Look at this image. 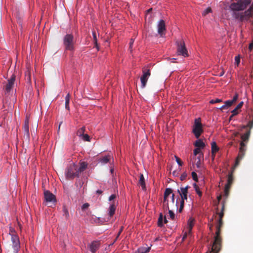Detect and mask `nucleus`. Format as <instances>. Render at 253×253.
Wrapping results in <instances>:
<instances>
[{"label": "nucleus", "instance_id": "nucleus-12", "mask_svg": "<svg viewBox=\"0 0 253 253\" xmlns=\"http://www.w3.org/2000/svg\"><path fill=\"white\" fill-rule=\"evenodd\" d=\"M44 196L45 201L47 203H51L55 204L56 202L55 196L49 191H45Z\"/></svg>", "mask_w": 253, "mask_h": 253}, {"label": "nucleus", "instance_id": "nucleus-10", "mask_svg": "<svg viewBox=\"0 0 253 253\" xmlns=\"http://www.w3.org/2000/svg\"><path fill=\"white\" fill-rule=\"evenodd\" d=\"M11 240L12 243V248L14 252L17 253L20 247L19 237L15 234H11Z\"/></svg>", "mask_w": 253, "mask_h": 253}, {"label": "nucleus", "instance_id": "nucleus-63", "mask_svg": "<svg viewBox=\"0 0 253 253\" xmlns=\"http://www.w3.org/2000/svg\"><path fill=\"white\" fill-rule=\"evenodd\" d=\"M167 222H168V220H167V219L166 217H165V218H164V223H167Z\"/></svg>", "mask_w": 253, "mask_h": 253}, {"label": "nucleus", "instance_id": "nucleus-27", "mask_svg": "<svg viewBox=\"0 0 253 253\" xmlns=\"http://www.w3.org/2000/svg\"><path fill=\"white\" fill-rule=\"evenodd\" d=\"M233 177L232 173H230L228 175V179H227V183L225 186H228V187H231V185L233 183Z\"/></svg>", "mask_w": 253, "mask_h": 253}, {"label": "nucleus", "instance_id": "nucleus-55", "mask_svg": "<svg viewBox=\"0 0 253 253\" xmlns=\"http://www.w3.org/2000/svg\"><path fill=\"white\" fill-rule=\"evenodd\" d=\"M93 39L95 42H96L97 38H96V33L93 32Z\"/></svg>", "mask_w": 253, "mask_h": 253}, {"label": "nucleus", "instance_id": "nucleus-8", "mask_svg": "<svg viewBox=\"0 0 253 253\" xmlns=\"http://www.w3.org/2000/svg\"><path fill=\"white\" fill-rule=\"evenodd\" d=\"M16 76L14 74L8 79L7 83L3 87L5 94H8L10 91L13 89L15 81Z\"/></svg>", "mask_w": 253, "mask_h": 253}, {"label": "nucleus", "instance_id": "nucleus-29", "mask_svg": "<svg viewBox=\"0 0 253 253\" xmlns=\"http://www.w3.org/2000/svg\"><path fill=\"white\" fill-rule=\"evenodd\" d=\"M85 130V127L83 126L80 128L77 132V134L80 137L82 136L84 134V132Z\"/></svg>", "mask_w": 253, "mask_h": 253}, {"label": "nucleus", "instance_id": "nucleus-7", "mask_svg": "<svg viewBox=\"0 0 253 253\" xmlns=\"http://www.w3.org/2000/svg\"><path fill=\"white\" fill-rule=\"evenodd\" d=\"M203 132L202 125L201 123V119H196L194 122V125L192 130V132L197 138H198L202 133Z\"/></svg>", "mask_w": 253, "mask_h": 253}, {"label": "nucleus", "instance_id": "nucleus-9", "mask_svg": "<svg viewBox=\"0 0 253 253\" xmlns=\"http://www.w3.org/2000/svg\"><path fill=\"white\" fill-rule=\"evenodd\" d=\"M64 43L67 50L73 49V36L72 34H67L64 37Z\"/></svg>", "mask_w": 253, "mask_h": 253}, {"label": "nucleus", "instance_id": "nucleus-21", "mask_svg": "<svg viewBox=\"0 0 253 253\" xmlns=\"http://www.w3.org/2000/svg\"><path fill=\"white\" fill-rule=\"evenodd\" d=\"M233 104L232 101L230 100H227L225 102L224 104L221 106L219 109L222 111L224 109H226L230 107Z\"/></svg>", "mask_w": 253, "mask_h": 253}, {"label": "nucleus", "instance_id": "nucleus-41", "mask_svg": "<svg viewBox=\"0 0 253 253\" xmlns=\"http://www.w3.org/2000/svg\"><path fill=\"white\" fill-rule=\"evenodd\" d=\"M175 158L176 161L177 163V164H178V165L180 166H181L182 165V164H183V163L181 161V160H180V159L179 158L176 156H175Z\"/></svg>", "mask_w": 253, "mask_h": 253}, {"label": "nucleus", "instance_id": "nucleus-6", "mask_svg": "<svg viewBox=\"0 0 253 253\" xmlns=\"http://www.w3.org/2000/svg\"><path fill=\"white\" fill-rule=\"evenodd\" d=\"M29 124V116L27 115L22 127L23 132V138L27 142H29L30 139Z\"/></svg>", "mask_w": 253, "mask_h": 253}, {"label": "nucleus", "instance_id": "nucleus-52", "mask_svg": "<svg viewBox=\"0 0 253 253\" xmlns=\"http://www.w3.org/2000/svg\"><path fill=\"white\" fill-rule=\"evenodd\" d=\"M198 161L196 162V166L198 168H199L201 165V161H200V158L199 157H198Z\"/></svg>", "mask_w": 253, "mask_h": 253}, {"label": "nucleus", "instance_id": "nucleus-15", "mask_svg": "<svg viewBox=\"0 0 253 253\" xmlns=\"http://www.w3.org/2000/svg\"><path fill=\"white\" fill-rule=\"evenodd\" d=\"M172 193V190L170 188H166L164 193V205L166 207L167 209H169L168 200L167 198L168 196Z\"/></svg>", "mask_w": 253, "mask_h": 253}, {"label": "nucleus", "instance_id": "nucleus-62", "mask_svg": "<svg viewBox=\"0 0 253 253\" xmlns=\"http://www.w3.org/2000/svg\"><path fill=\"white\" fill-rule=\"evenodd\" d=\"M221 199V195H220V196H219L217 197V200H218V201H220Z\"/></svg>", "mask_w": 253, "mask_h": 253}, {"label": "nucleus", "instance_id": "nucleus-42", "mask_svg": "<svg viewBox=\"0 0 253 253\" xmlns=\"http://www.w3.org/2000/svg\"><path fill=\"white\" fill-rule=\"evenodd\" d=\"M187 173L186 172H183L180 176V179L181 181L184 180L187 177Z\"/></svg>", "mask_w": 253, "mask_h": 253}, {"label": "nucleus", "instance_id": "nucleus-53", "mask_svg": "<svg viewBox=\"0 0 253 253\" xmlns=\"http://www.w3.org/2000/svg\"><path fill=\"white\" fill-rule=\"evenodd\" d=\"M95 221L97 223H103V221L100 218L98 217V218H96V220H95Z\"/></svg>", "mask_w": 253, "mask_h": 253}, {"label": "nucleus", "instance_id": "nucleus-30", "mask_svg": "<svg viewBox=\"0 0 253 253\" xmlns=\"http://www.w3.org/2000/svg\"><path fill=\"white\" fill-rule=\"evenodd\" d=\"M152 10V8H150L148 9L146 11V14L145 16V19H148L149 20H150L152 17V15L151 12Z\"/></svg>", "mask_w": 253, "mask_h": 253}, {"label": "nucleus", "instance_id": "nucleus-32", "mask_svg": "<svg viewBox=\"0 0 253 253\" xmlns=\"http://www.w3.org/2000/svg\"><path fill=\"white\" fill-rule=\"evenodd\" d=\"M63 215L65 216L66 219H68L69 217V213L68 209L66 207H63Z\"/></svg>", "mask_w": 253, "mask_h": 253}, {"label": "nucleus", "instance_id": "nucleus-11", "mask_svg": "<svg viewBox=\"0 0 253 253\" xmlns=\"http://www.w3.org/2000/svg\"><path fill=\"white\" fill-rule=\"evenodd\" d=\"M142 72L143 75L140 78V81L141 83V87L144 88L146 85L148 79L151 75V73L149 69H143Z\"/></svg>", "mask_w": 253, "mask_h": 253}, {"label": "nucleus", "instance_id": "nucleus-17", "mask_svg": "<svg viewBox=\"0 0 253 253\" xmlns=\"http://www.w3.org/2000/svg\"><path fill=\"white\" fill-rule=\"evenodd\" d=\"M158 32H164L166 30V24L164 20H160L158 24Z\"/></svg>", "mask_w": 253, "mask_h": 253}, {"label": "nucleus", "instance_id": "nucleus-51", "mask_svg": "<svg viewBox=\"0 0 253 253\" xmlns=\"http://www.w3.org/2000/svg\"><path fill=\"white\" fill-rule=\"evenodd\" d=\"M196 192L197 193V194H198V195L199 196H202V193L201 191H200L199 188L197 189V188H196Z\"/></svg>", "mask_w": 253, "mask_h": 253}, {"label": "nucleus", "instance_id": "nucleus-26", "mask_svg": "<svg viewBox=\"0 0 253 253\" xmlns=\"http://www.w3.org/2000/svg\"><path fill=\"white\" fill-rule=\"evenodd\" d=\"M150 250V247H142L137 250V253H147Z\"/></svg>", "mask_w": 253, "mask_h": 253}, {"label": "nucleus", "instance_id": "nucleus-18", "mask_svg": "<svg viewBox=\"0 0 253 253\" xmlns=\"http://www.w3.org/2000/svg\"><path fill=\"white\" fill-rule=\"evenodd\" d=\"M87 164L85 162H82L79 168L77 166V170L78 171L79 175L81 172H83L87 168Z\"/></svg>", "mask_w": 253, "mask_h": 253}, {"label": "nucleus", "instance_id": "nucleus-56", "mask_svg": "<svg viewBox=\"0 0 253 253\" xmlns=\"http://www.w3.org/2000/svg\"><path fill=\"white\" fill-rule=\"evenodd\" d=\"M166 33H158V35H159L161 37H163L165 36Z\"/></svg>", "mask_w": 253, "mask_h": 253}, {"label": "nucleus", "instance_id": "nucleus-31", "mask_svg": "<svg viewBox=\"0 0 253 253\" xmlns=\"http://www.w3.org/2000/svg\"><path fill=\"white\" fill-rule=\"evenodd\" d=\"M158 225L159 227H162L163 226V214L161 213L160 214L159 218H158Z\"/></svg>", "mask_w": 253, "mask_h": 253}, {"label": "nucleus", "instance_id": "nucleus-50", "mask_svg": "<svg viewBox=\"0 0 253 253\" xmlns=\"http://www.w3.org/2000/svg\"><path fill=\"white\" fill-rule=\"evenodd\" d=\"M116 197V195L115 194H112L109 198V201H111L115 199Z\"/></svg>", "mask_w": 253, "mask_h": 253}, {"label": "nucleus", "instance_id": "nucleus-61", "mask_svg": "<svg viewBox=\"0 0 253 253\" xmlns=\"http://www.w3.org/2000/svg\"><path fill=\"white\" fill-rule=\"evenodd\" d=\"M133 42H134V40L132 39H131V40H130V42H129L130 47L131 46V45H132Z\"/></svg>", "mask_w": 253, "mask_h": 253}, {"label": "nucleus", "instance_id": "nucleus-24", "mask_svg": "<svg viewBox=\"0 0 253 253\" xmlns=\"http://www.w3.org/2000/svg\"><path fill=\"white\" fill-rule=\"evenodd\" d=\"M243 102L242 101L237 105L236 108L231 112L232 113V116H235L238 114V110L240 109L243 106Z\"/></svg>", "mask_w": 253, "mask_h": 253}, {"label": "nucleus", "instance_id": "nucleus-1", "mask_svg": "<svg viewBox=\"0 0 253 253\" xmlns=\"http://www.w3.org/2000/svg\"><path fill=\"white\" fill-rule=\"evenodd\" d=\"M252 0H239L237 2H232L229 6V9L232 12L233 16L241 21L247 20L253 16V4L249 9L245 10L251 3Z\"/></svg>", "mask_w": 253, "mask_h": 253}, {"label": "nucleus", "instance_id": "nucleus-59", "mask_svg": "<svg viewBox=\"0 0 253 253\" xmlns=\"http://www.w3.org/2000/svg\"><path fill=\"white\" fill-rule=\"evenodd\" d=\"M186 237H187V233H185V234L184 235V236L182 237V240L184 241L186 238Z\"/></svg>", "mask_w": 253, "mask_h": 253}, {"label": "nucleus", "instance_id": "nucleus-43", "mask_svg": "<svg viewBox=\"0 0 253 253\" xmlns=\"http://www.w3.org/2000/svg\"><path fill=\"white\" fill-rule=\"evenodd\" d=\"M169 214L170 218L172 219H173L174 218V217H175V214L173 213V212L172 211H171V210H169Z\"/></svg>", "mask_w": 253, "mask_h": 253}, {"label": "nucleus", "instance_id": "nucleus-14", "mask_svg": "<svg viewBox=\"0 0 253 253\" xmlns=\"http://www.w3.org/2000/svg\"><path fill=\"white\" fill-rule=\"evenodd\" d=\"M100 245L99 241H93L89 245V249L91 253H95L99 249Z\"/></svg>", "mask_w": 253, "mask_h": 253}, {"label": "nucleus", "instance_id": "nucleus-34", "mask_svg": "<svg viewBox=\"0 0 253 253\" xmlns=\"http://www.w3.org/2000/svg\"><path fill=\"white\" fill-rule=\"evenodd\" d=\"M211 12V7H209L203 11L202 14L203 16H205Z\"/></svg>", "mask_w": 253, "mask_h": 253}, {"label": "nucleus", "instance_id": "nucleus-60", "mask_svg": "<svg viewBox=\"0 0 253 253\" xmlns=\"http://www.w3.org/2000/svg\"><path fill=\"white\" fill-rule=\"evenodd\" d=\"M215 157V153H211V157H212V161L214 160Z\"/></svg>", "mask_w": 253, "mask_h": 253}, {"label": "nucleus", "instance_id": "nucleus-19", "mask_svg": "<svg viewBox=\"0 0 253 253\" xmlns=\"http://www.w3.org/2000/svg\"><path fill=\"white\" fill-rule=\"evenodd\" d=\"M194 145L195 147H196L197 148H199L200 149H203L205 147V143L200 139H198V140H197L195 141V142L194 143Z\"/></svg>", "mask_w": 253, "mask_h": 253}, {"label": "nucleus", "instance_id": "nucleus-33", "mask_svg": "<svg viewBox=\"0 0 253 253\" xmlns=\"http://www.w3.org/2000/svg\"><path fill=\"white\" fill-rule=\"evenodd\" d=\"M224 204L222 203L221 211L218 213L219 219H222V218H223V217L224 216Z\"/></svg>", "mask_w": 253, "mask_h": 253}, {"label": "nucleus", "instance_id": "nucleus-54", "mask_svg": "<svg viewBox=\"0 0 253 253\" xmlns=\"http://www.w3.org/2000/svg\"><path fill=\"white\" fill-rule=\"evenodd\" d=\"M253 48V42H251V43L249 44V50H250V52L252 50Z\"/></svg>", "mask_w": 253, "mask_h": 253}, {"label": "nucleus", "instance_id": "nucleus-57", "mask_svg": "<svg viewBox=\"0 0 253 253\" xmlns=\"http://www.w3.org/2000/svg\"><path fill=\"white\" fill-rule=\"evenodd\" d=\"M171 201H172V203H174V194H172Z\"/></svg>", "mask_w": 253, "mask_h": 253}, {"label": "nucleus", "instance_id": "nucleus-47", "mask_svg": "<svg viewBox=\"0 0 253 253\" xmlns=\"http://www.w3.org/2000/svg\"><path fill=\"white\" fill-rule=\"evenodd\" d=\"M123 227L122 226L117 235V237L115 240V242L118 239V237L120 236V234H121L122 232L123 231Z\"/></svg>", "mask_w": 253, "mask_h": 253}, {"label": "nucleus", "instance_id": "nucleus-39", "mask_svg": "<svg viewBox=\"0 0 253 253\" xmlns=\"http://www.w3.org/2000/svg\"><path fill=\"white\" fill-rule=\"evenodd\" d=\"M192 176L193 180L197 182L198 181V176H197V173L193 171L192 172Z\"/></svg>", "mask_w": 253, "mask_h": 253}, {"label": "nucleus", "instance_id": "nucleus-40", "mask_svg": "<svg viewBox=\"0 0 253 253\" xmlns=\"http://www.w3.org/2000/svg\"><path fill=\"white\" fill-rule=\"evenodd\" d=\"M221 102H222V100L221 99L217 98L216 99H212V100H211L210 101V103L211 104H214V103H217Z\"/></svg>", "mask_w": 253, "mask_h": 253}, {"label": "nucleus", "instance_id": "nucleus-46", "mask_svg": "<svg viewBox=\"0 0 253 253\" xmlns=\"http://www.w3.org/2000/svg\"><path fill=\"white\" fill-rule=\"evenodd\" d=\"M200 152V149L197 148L194 149L193 154L195 156H196L197 155L199 154Z\"/></svg>", "mask_w": 253, "mask_h": 253}, {"label": "nucleus", "instance_id": "nucleus-25", "mask_svg": "<svg viewBox=\"0 0 253 253\" xmlns=\"http://www.w3.org/2000/svg\"><path fill=\"white\" fill-rule=\"evenodd\" d=\"M211 153H216L219 150V148L217 146L215 142H212L211 143Z\"/></svg>", "mask_w": 253, "mask_h": 253}, {"label": "nucleus", "instance_id": "nucleus-38", "mask_svg": "<svg viewBox=\"0 0 253 253\" xmlns=\"http://www.w3.org/2000/svg\"><path fill=\"white\" fill-rule=\"evenodd\" d=\"M223 220L222 219H218V223H217V225H216V228H221V227H222L223 226Z\"/></svg>", "mask_w": 253, "mask_h": 253}, {"label": "nucleus", "instance_id": "nucleus-20", "mask_svg": "<svg viewBox=\"0 0 253 253\" xmlns=\"http://www.w3.org/2000/svg\"><path fill=\"white\" fill-rule=\"evenodd\" d=\"M139 184L141 186L142 189L143 190H146V185L145 182L144 176L142 174H140L139 180Z\"/></svg>", "mask_w": 253, "mask_h": 253}, {"label": "nucleus", "instance_id": "nucleus-23", "mask_svg": "<svg viewBox=\"0 0 253 253\" xmlns=\"http://www.w3.org/2000/svg\"><path fill=\"white\" fill-rule=\"evenodd\" d=\"M110 157L111 156L110 155L105 156L104 157H103L102 158H100L99 159L98 161L102 164H105L109 162Z\"/></svg>", "mask_w": 253, "mask_h": 253}, {"label": "nucleus", "instance_id": "nucleus-2", "mask_svg": "<svg viewBox=\"0 0 253 253\" xmlns=\"http://www.w3.org/2000/svg\"><path fill=\"white\" fill-rule=\"evenodd\" d=\"M250 134L251 130L250 129L248 131H247L245 134H242L241 136L242 141L240 142V150L236 162V165H237L238 164V161H240L245 155V152L246 150L245 148L246 145L245 143L248 142L250 136Z\"/></svg>", "mask_w": 253, "mask_h": 253}, {"label": "nucleus", "instance_id": "nucleus-3", "mask_svg": "<svg viewBox=\"0 0 253 253\" xmlns=\"http://www.w3.org/2000/svg\"><path fill=\"white\" fill-rule=\"evenodd\" d=\"M221 228H216L215 236L212 246V251L218 253L221 247L222 239L220 236Z\"/></svg>", "mask_w": 253, "mask_h": 253}, {"label": "nucleus", "instance_id": "nucleus-35", "mask_svg": "<svg viewBox=\"0 0 253 253\" xmlns=\"http://www.w3.org/2000/svg\"><path fill=\"white\" fill-rule=\"evenodd\" d=\"M230 189V187H228V186H225L224 189V196L226 198H227L229 195Z\"/></svg>", "mask_w": 253, "mask_h": 253}, {"label": "nucleus", "instance_id": "nucleus-44", "mask_svg": "<svg viewBox=\"0 0 253 253\" xmlns=\"http://www.w3.org/2000/svg\"><path fill=\"white\" fill-rule=\"evenodd\" d=\"M235 63L237 64V65L238 66V65L239 64V63L240 62V56H236L235 58Z\"/></svg>", "mask_w": 253, "mask_h": 253}, {"label": "nucleus", "instance_id": "nucleus-58", "mask_svg": "<svg viewBox=\"0 0 253 253\" xmlns=\"http://www.w3.org/2000/svg\"><path fill=\"white\" fill-rule=\"evenodd\" d=\"M102 192H103V191L101 190H97L96 191V193L98 194H101L102 193Z\"/></svg>", "mask_w": 253, "mask_h": 253}, {"label": "nucleus", "instance_id": "nucleus-28", "mask_svg": "<svg viewBox=\"0 0 253 253\" xmlns=\"http://www.w3.org/2000/svg\"><path fill=\"white\" fill-rule=\"evenodd\" d=\"M70 99V95L69 93H68L65 97V108L68 110H69L70 109V107H69Z\"/></svg>", "mask_w": 253, "mask_h": 253}, {"label": "nucleus", "instance_id": "nucleus-49", "mask_svg": "<svg viewBox=\"0 0 253 253\" xmlns=\"http://www.w3.org/2000/svg\"><path fill=\"white\" fill-rule=\"evenodd\" d=\"M238 95L237 94H236L233 97L232 100H231L233 104L237 101V100L238 99Z\"/></svg>", "mask_w": 253, "mask_h": 253}, {"label": "nucleus", "instance_id": "nucleus-45", "mask_svg": "<svg viewBox=\"0 0 253 253\" xmlns=\"http://www.w3.org/2000/svg\"><path fill=\"white\" fill-rule=\"evenodd\" d=\"M82 137L85 141H89V136L88 134H84Z\"/></svg>", "mask_w": 253, "mask_h": 253}, {"label": "nucleus", "instance_id": "nucleus-4", "mask_svg": "<svg viewBox=\"0 0 253 253\" xmlns=\"http://www.w3.org/2000/svg\"><path fill=\"white\" fill-rule=\"evenodd\" d=\"M65 175L69 180L73 179L76 177H79V175L77 170V165L74 164L70 165L66 169Z\"/></svg>", "mask_w": 253, "mask_h": 253}, {"label": "nucleus", "instance_id": "nucleus-36", "mask_svg": "<svg viewBox=\"0 0 253 253\" xmlns=\"http://www.w3.org/2000/svg\"><path fill=\"white\" fill-rule=\"evenodd\" d=\"M180 203V207L179 209V212H181L183 210L184 206V200H181Z\"/></svg>", "mask_w": 253, "mask_h": 253}, {"label": "nucleus", "instance_id": "nucleus-37", "mask_svg": "<svg viewBox=\"0 0 253 253\" xmlns=\"http://www.w3.org/2000/svg\"><path fill=\"white\" fill-rule=\"evenodd\" d=\"M247 126L249 127L250 129L253 127V120L251 121H250L248 125H247ZM247 127V126H243L242 128H246Z\"/></svg>", "mask_w": 253, "mask_h": 253}, {"label": "nucleus", "instance_id": "nucleus-22", "mask_svg": "<svg viewBox=\"0 0 253 253\" xmlns=\"http://www.w3.org/2000/svg\"><path fill=\"white\" fill-rule=\"evenodd\" d=\"M194 223V219L192 218H190L188 221L187 226L188 228V232L190 233L193 228Z\"/></svg>", "mask_w": 253, "mask_h": 253}, {"label": "nucleus", "instance_id": "nucleus-64", "mask_svg": "<svg viewBox=\"0 0 253 253\" xmlns=\"http://www.w3.org/2000/svg\"><path fill=\"white\" fill-rule=\"evenodd\" d=\"M28 80L29 81H30V80H31V78H30V74H29V73H28Z\"/></svg>", "mask_w": 253, "mask_h": 253}, {"label": "nucleus", "instance_id": "nucleus-16", "mask_svg": "<svg viewBox=\"0 0 253 253\" xmlns=\"http://www.w3.org/2000/svg\"><path fill=\"white\" fill-rule=\"evenodd\" d=\"M117 206L115 204L114 202L111 203L110 205L108 210V214L109 217H112L115 214Z\"/></svg>", "mask_w": 253, "mask_h": 253}, {"label": "nucleus", "instance_id": "nucleus-48", "mask_svg": "<svg viewBox=\"0 0 253 253\" xmlns=\"http://www.w3.org/2000/svg\"><path fill=\"white\" fill-rule=\"evenodd\" d=\"M89 206V205L88 203H85L83 205L82 207V209L84 210L86 209H87Z\"/></svg>", "mask_w": 253, "mask_h": 253}, {"label": "nucleus", "instance_id": "nucleus-5", "mask_svg": "<svg viewBox=\"0 0 253 253\" xmlns=\"http://www.w3.org/2000/svg\"><path fill=\"white\" fill-rule=\"evenodd\" d=\"M177 45V53L179 55H182L184 57L188 56V51L186 48L185 42L183 39H181L176 42Z\"/></svg>", "mask_w": 253, "mask_h": 253}, {"label": "nucleus", "instance_id": "nucleus-13", "mask_svg": "<svg viewBox=\"0 0 253 253\" xmlns=\"http://www.w3.org/2000/svg\"><path fill=\"white\" fill-rule=\"evenodd\" d=\"M189 188L190 187L187 185L185 187H180V189L177 190L181 197V200H185L187 199L188 190Z\"/></svg>", "mask_w": 253, "mask_h": 253}]
</instances>
